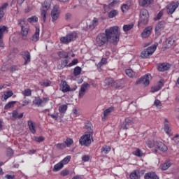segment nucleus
Masks as SVG:
<instances>
[{
	"mask_svg": "<svg viewBox=\"0 0 179 179\" xmlns=\"http://www.w3.org/2000/svg\"><path fill=\"white\" fill-rule=\"evenodd\" d=\"M120 34L118 26L110 27L105 30V34H99L96 36V43L99 47L104 45L106 43L117 45L120 41Z\"/></svg>",
	"mask_w": 179,
	"mask_h": 179,
	"instance_id": "1",
	"label": "nucleus"
},
{
	"mask_svg": "<svg viewBox=\"0 0 179 179\" xmlns=\"http://www.w3.org/2000/svg\"><path fill=\"white\" fill-rule=\"evenodd\" d=\"M147 145L150 148V149H152L154 153H157L159 150H160V152H167V146L164 145V143H163L162 142L148 141L147 143Z\"/></svg>",
	"mask_w": 179,
	"mask_h": 179,
	"instance_id": "2",
	"label": "nucleus"
},
{
	"mask_svg": "<svg viewBox=\"0 0 179 179\" xmlns=\"http://www.w3.org/2000/svg\"><path fill=\"white\" fill-rule=\"evenodd\" d=\"M140 20L138 21V27L145 26L149 22V11L143 8L140 11Z\"/></svg>",
	"mask_w": 179,
	"mask_h": 179,
	"instance_id": "3",
	"label": "nucleus"
},
{
	"mask_svg": "<svg viewBox=\"0 0 179 179\" xmlns=\"http://www.w3.org/2000/svg\"><path fill=\"white\" fill-rule=\"evenodd\" d=\"M92 140L93 141V134H92V132L85 133L79 140L80 145H81V146H90Z\"/></svg>",
	"mask_w": 179,
	"mask_h": 179,
	"instance_id": "4",
	"label": "nucleus"
},
{
	"mask_svg": "<svg viewBox=\"0 0 179 179\" xmlns=\"http://www.w3.org/2000/svg\"><path fill=\"white\" fill-rule=\"evenodd\" d=\"M78 38V33L76 31H73L68 34L66 36H62L60 38V43L62 44H69L72 41H75Z\"/></svg>",
	"mask_w": 179,
	"mask_h": 179,
	"instance_id": "5",
	"label": "nucleus"
},
{
	"mask_svg": "<svg viewBox=\"0 0 179 179\" xmlns=\"http://www.w3.org/2000/svg\"><path fill=\"white\" fill-rule=\"evenodd\" d=\"M18 26L21 27L22 36H23V37H26V36L29 34V30L30 29L29 24H27V22H26V20L24 19L18 20Z\"/></svg>",
	"mask_w": 179,
	"mask_h": 179,
	"instance_id": "6",
	"label": "nucleus"
},
{
	"mask_svg": "<svg viewBox=\"0 0 179 179\" xmlns=\"http://www.w3.org/2000/svg\"><path fill=\"white\" fill-rule=\"evenodd\" d=\"M150 79H152V76L148 73L143 77H141L137 80L136 81V85H144V86H149L150 84Z\"/></svg>",
	"mask_w": 179,
	"mask_h": 179,
	"instance_id": "7",
	"label": "nucleus"
},
{
	"mask_svg": "<svg viewBox=\"0 0 179 179\" xmlns=\"http://www.w3.org/2000/svg\"><path fill=\"white\" fill-rule=\"evenodd\" d=\"M156 48H157V45H156L148 47L141 52L142 58H149V57H150V55H152L153 52L156 51Z\"/></svg>",
	"mask_w": 179,
	"mask_h": 179,
	"instance_id": "8",
	"label": "nucleus"
},
{
	"mask_svg": "<svg viewBox=\"0 0 179 179\" xmlns=\"http://www.w3.org/2000/svg\"><path fill=\"white\" fill-rule=\"evenodd\" d=\"M178 1H172L166 6V13L168 15H173L176 12V9L178 8Z\"/></svg>",
	"mask_w": 179,
	"mask_h": 179,
	"instance_id": "9",
	"label": "nucleus"
},
{
	"mask_svg": "<svg viewBox=\"0 0 179 179\" xmlns=\"http://www.w3.org/2000/svg\"><path fill=\"white\" fill-rule=\"evenodd\" d=\"M105 86L110 88H116L118 89L120 86H118L117 81H115L112 78H108L104 80Z\"/></svg>",
	"mask_w": 179,
	"mask_h": 179,
	"instance_id": "10",
	"label": "nucleus"
},
{
	"mask_svg": "<svg viewBox=\"0 0 179 179\" xmlns=\"http://www.w3.org/2000/svg\"><path fill=\"white\" fill-rule=\"evenodd\" d=\"M48 98H36L33 101V104L34 106H36V107H44L45 104L47 103V101H48Z\"/></svg>",
	"mask_w": 179,
	"mask_h": 179,
	"instance_id": "11",
	"label": "nucleus"
},
{
	"mask_svg": "<svg viewBox=\"0 0 179 179\" xmlns=\"http://www.w3.org/2000/svg\"><path fill=\"white\" fill-rule=\"evenodd\" d=\"M90 89V84L87 83H84L79 90L78 97L79 99H82L85 94H86V92H87V90Z\"/></svg>",
	"mask_w": 179,
	"mask_h": 179,
	"instance_id": "12",
	"label": "nucleus"
},
{
	"mask_svg": "<svg viewBox=\"0 0 179 179\" xmlns=\"http://www.w3.org/2000/svg\"><path fill=\"white\" fill-rule=\"evenodd\" d=\"M90 89V84L87 83H84L79 90L78 97L79 99H82L85 94H86V92H87V90Z\"/></svg>",
	"mask_w": 179,
	"mask_h": 179,
	"instance_id": "13",
	"label": "nucleus"
},
{
	"mask_svg": "<svg viewBox=\"0 0 179 179\" xmlns=\"http://www.w3.org/2000/svg\"><path fill=\"white\" fill-rule=\"evenodd\" d=\"M51 17L52 22H55V20H58L59 17V7L58 6H55L53 9L51 11Z\"/></svg>",
	"mask_w": 179,
	"mask_h": 179,
	"instance_id": "14",
	"label": "nucleus"
},
{
	"mask_svg": "<svg viewBox=\"0 0 179 179\" xmlns=\"http://www.w3.org/2000/svg\"><path fill=\"white\" fill-rule=\"evenodd\" d=\"M166 28V22L160 21L155 25L156 34H161L162 31Z\"/></svg>",
	"mask_w": 179,
	"mask_h": 179,
	"instance_id": "15",
	"label": "nucleus"
},
{
	"mask_svg": "<svg viewBox=\"0 0 179 179\" xmlns=\"http://www.w3.org/2000/svg\"><path fill=\"white\" fill-rule=\"evenodd\" d=\"M20 55L22 56V58L24 59V64L27 65L31 60V56L30 55V52L24 50L21 52Z\"/></svg>",
	"mask_w": 179,
	"mask_h": 179,
	"instance_id": "16",
	"label": "nucleus"
},
{
	"mask_svg": "<svg viewBox=\"0 0 179 179\" xmlns=\"http://www.w3.org/2000/svg\"><path fill=\"white\" fill-rule=\"evenodd\" d=\"M48 9H50V6L45 5V2L41 8V16L43 20V23H45V19L47 17V10H48Z\"/></svg>",
	"mask_w": 179,
	"mask_h": 179,
	"instance_id": "17",
	"label": "nucleus"
},
{
	"mask_svg": "<svg viewBox=\"0 0 179 179\" xmlns=\"http://www.w3.org/2000/svg\"><path fill=\"white\" fill-rule=\"evenodd\" d=\"M8 31V27L5 26L0 27V47H3V34Z\"/></svg>",
	"mask_w": 179,
	"mask_h": 179,
	"instance_id": "18",
	"label": "nucleus"
},
{
	"mask_svg": "<svg viewBox=\"0 0 179 179\" xmlns=\"http://www.w3.org/2000/svg\"><path fill=\"white\" fill-rule=\"evenodd\" d=\"M125 73L127 75V76H128L129 78H130L131 79H136V78H138V73L134 71V70L131 69H127L125 70Z\"/></svg>",
	"mask_w": 179,
	"mask_h": 179,
	"instance_id": "19",
	"label": "nucleus"
},
{
	"mask_svg": "<svg viewBox=\"0 0 179 179\" xmlns=\"http://www.w3.org/2000/svg\"><path fill=\"white\" fill-rule=\"evenodd\" d=\"M152 30H153V28L152 27H148L145 28L143 31L141 33V37L143 38H148L150 34H152Z\"/></svg>",
	"mask_w": 179,
	"mask_h": 179,
	"instance_id": "20",
	"label": "nucleus"
},
{
	"mask_svg": "<svg viewBox=\"0 0 179 179\" xmlns=\"http://www.w3.org/2000/svg\"><path fill=\"white\" fill-rule=\"evenodd\" d=\"M171 67L170 64L169 63H162L158 65L157 69L159 72H164L165 71H169V69Z\"/></svg>",
	"mask_w": 179,
	"mask_h": 179,
	"instance_id": "21",
	"label": "nucleus"
},
{
	"mask_svg": "<svg viewBox=\"0 0 179 179\" xmlns=\"http://www.w3.org/2000/svg\"><path fill=\"white\" fill-rule=\"evenodd\" d=\"M27 125L30 132L33 134H36V122L32 120H28Z\"/></svg>",
	"mask_w": 179,
	"mask_h": 179,
	"instance_id": "22",
	"label": "nucleus"
},
{
	"mask_svg": "<svg viewBox=\"0 0 179 179\" xmlns=\"http://www.w3.org/2000/svg\"><path fill=\"white\" fill-rule=\"evenodd\" d=\"M144 179H159V176L156 174V172H148L144 176Z\"/></svg>",
	"mask_w": 179,
	"mask_h": 179,
	"instance_id": "23",
	"label": "nucleus"
},
{
	"mask_svg": "<svg viewBox=\"0 0 179 179\" xmlns=\"http://www.w3.org/2000/svg\"><path fill=\"white\" fill-rule=\"evenodd\" d=\"M114 111V107L111 106L107 108L106 110H104L103 112V117H102V121H106V119L110 114H111Z\"/></svg>",
	"mask_w": 179,
	"mask_h": 179,
	"instance_id": "24",
	"label": "nucleus"
},
{
	"mask_svg": "<svg viewBox=\"0 0 179 179\" xmlns=\"http://www.w3.org/2000/svg\"><path fill=\"white\" fill-rule=\"evenodd\" d=\"M31 41L34 43H37L40 40V29L36 28V31L31 38Z\"/></svg>",
	"mask_w": 179,
	"mask_h": 179,
	"instance_id": "25",
	"label": "nucleus"
},
{
	"mask_svg": "<svg viewBox=\"0 0 179 179\" xmlns=\"http://www.w3.org/2000/svg\"><path fill=\"white\" fill-rule=\"evenodd\" d=\"M155 0H139L138 3L140 6H150Z\"/></svg>",
	"mask_w": 179,
	"mask_h": 179,
	"instance_id": "26",
	"label": "nucleus"
},
{
	"mask_svg": "<svg viewBox=\"0 0 179 179\" xmlns=\"http://www.w3.org/2000/svg\"><path fill=\"white\" fill-rule=\"evenodd\" d=\"M12 120L15 121V120H20V118H23V113H20L19 115V112H17V110H14L12 112Z\"/></svg>",
	"mask_w": 179,
	"mask_h": 179,
	"instance_id": "27",
	"label": "nucleus"
},
{
	"mask_svg": "<svg viewBox=\"0 0 179 179\" xmlns=\"http://www.w3.org/2000/svg\"><path fill=\"white\" fill-rule=\"evenodd\" d=\"M131 5H132L131 1H127L126 3L123 4L121 6L122 12H123V13L127 12V10H129V8H131Z\"/></svg>",
	"mask_w": 179,
	"mask_h": 179,
	"instance_id": "28",
	"label": "nucleus"
},
{
	"mask_svg": "<svg viewBox=\"0 0 179 179\" xmlns=\"http://www.w3.org/2000/svg\"><path fill=\"white\" fill-rule=\"evenodd\" d=\"M139 170L133 171L129 175L130 179H141V176H139Z\"/></svg>",
	"mask_w": 179,
	"mask_h": 179,
	"instance_id": "29",
	"label": "nucleus"
},
{
	"mask_svg": "<svg viewBox=\"0 0 179 179\" xmlns=\"http://www.w3.org/2000/svg\"><path fill=\"white\" fill-rule=\"evenodd\" d=\"M164 85L163 84V81L160 80L158 83V85L157 86L152 87L151 89V92L152 93H155V92H159V90H160V89H162V87L164 86Z\"/></svg>",
	"mask_w": 179,
	"mask_h": 179,
	"instance_id": "30",
	"label": "nucleus"
},
{
	"mask_svg": "<svg viewBox=\"0 0 179 179\" xmlns=\"http://www.w3.org/2000/svg\"><path fill=\"white\" fill-rule=\"evenodd\" d=\"M132 124V121L129 120V118L125 119L124 122L122 124V128L123 129H128L129 128V126H131Z\"/></svg>",
	"mask_w": 179,
	"mask_h": 179,
	"instance_id": "31",
	"label": "nucleus"
},
{
	"mask_svg": "<svg viewBox=\"0 0 179 179\" xmlns=\"http://www.w3.org/2000/svg\"><path fill=\"white\" fill-rule=\"evenodd\" d=\"M61 89L64 93H66V92H69L70 87L66 84V81L62 82L60 85Z\"/></svg>",
	"mask_w": 179,
	"mask_h": 179,
	"instance_id": "32",
	"label": "nucleus"
},
{
	"mask_svg": "<svg viewBox=\"0 0 179 179\" xmlns=\"http://www.w3.org/2000/svg\"><path fill=\"white\" fill-rule=\"evenodd\" d=\"M8 5L9 4L8 3H4L0 7V19H2V17H3V15H5V13L3 11L5 10V9H6V8H8Z\"/></svg>",
	"mask_w": 179,
	"mask_h": 179,
	"instance_id": "33",
	"label": "nucleus"
},
{
	"mask_svg": "<svg viewBox=\"0 0 179 179\" xmlns=\"http://www.w3.org/2000/svg\"><path fill=\"white\" fill-rule=\"evenodd\" d=\"M171 164H171L170 161H166L161 165V169L164 171L168 170L169 169H170V167H171Z\"/></svg>",
	"mask_w": 179,
	"mask_h": 179,
	"instance_id": "34",
	"label": "nucleus"
},
{
	"mask_svg": "<svg viewBox=\"0 0 179 179\" xmlns=\"http://www.w3.org/2000/svg\"><path fill=\"white\" fill-rule=\"evenodd\" d=\"M167 122H169V120H167V119H165L164 131L166 132V134L169 135V134H170V132L171 131V129H170V125H169V124Z\"/></svg>",
	"mask_w": 179,
	"mask_h": 179,
	"instance_id": "35",
	"label": "nucleus"
},
{
	"mask_svg": "<svg viewBox=\"0 0 179 179\" xmlns=\"http://www.w3.org/2000/svg\"><path fill=\"white\" fill-rule=\"evenodd\" d=\"M13 96V92L7 91V92H4L3 98V100H8V99H9V97H12Z\"/></svg>",
	"mask_w": 179,
	"mask_h": 179,
	"instance_id": "36",
	"label": "nucleus"
},
{
	"mask_svg": "<svg viewBox=\"0 0 179 179\" xmlns=\"http://www.w3.org/2000/svg\"><path fill=\"white\" fill-rule=\"evenodd\" d=\"M111 150V147L108 145H104L101 148V153H104L105 155H108V153H110Z\"/></svg>",
	"mask_w": 179,
	"mask_h": 179,
	"instance_id": "37",
	"label": "nucleus"
},
{
	"mask_svg": "<svg viewBox=\"0 0 179 179\" xmlns=\"http://www.w3.org/2000/svg\"><path fill=\"white\" fill-rule=\"evenodd\" d=\"M67 110H68V106L66 104L61 105L59 107V113H61V114H65Z\"/></svg>",
	"mask_w": 179,
	"mask_h": 179,
	"instance_id": "38",
	"label": "nucleus"
},
{
	"mask_svg": "<svg viewBox=\"0 0 179 179\" xmlns=\"http://www.w3.org/2000/svg\"><path fill=\"white\" fill-rule=\"evenodd\" d=\"M15 104H16V101H12L10 102H8L4 106V110H9V108H12V107H15Z\"/></svg>",
	"mask_w": 179,
	"mask_h": 179,
	"instance_id": "39",
	"label": "nucleus"
},
{
	"mask_svg": "<svg viewBox=\"0 0 179 179\" xmlns=\"http://www.w3.org/2000/svg\"><path fill=\"white\" fill-rule=\"evenodd\" d=\"M99 25V18L94 17L90 26V29H95L96 26Z\"/></svg>",
	"mask_w": 179,
	"mask_h": 179,
	"instance_id": "40",
	"label": "nucleus"
},
{
	"mask_svg": "<svg viewBox=\"0 0 179 179\" xmlns=\"http://www.w3.org/2000/svg\"><path fill=\"white\" fill-rule=\"evenodd\" d=\"M107 62L106 58H102L98 64H96V66L97 68H100L101 66H103V65H107Z\"/></svg>",
	"mask_w": 179,
	"mask_h": 179,
	"instance_id": "41",
	"label": "nucleus"
},
{
	"mask_svg": "<svg viewBox=\"0 0 179 179\" xmlns=\"http://www.w3.org/2000/svg\"><path fill=\"white\" fill-rule=\"evenodd\" d=\"M22 94L24 96V97H30L31 96V89H25L22 92Z\"/></svg>",
	"mask_w": 179,
	"mask_h": 179,
	"instance_id": "42",
	"label": "nucleus"
},
{
	"mask_svg": "<svg viewBox=\"0 0 179 179\" xmlns=\"http://www.w3.org/2000/svg\"><path fill=\"white\" fill-rule=\"evenodd\" d=\"M132 29H134V24H129L123 26V31L125 32L129 31V30H132Z\"/></svg>",
	"mask_w": 179,
	"mask_h": 179,
	"instance_id": "43",
	"label": "nucleus"
},
{
	"mask_svg": "<svg viewBox=\"0 0 179 179\" xmlns=\"http://www.w3.org/2000/svg\"><path fill=\"white\" fill-rule=\"evenodd\" d=\"M118 15V11L117 10H113L108 13V17L110 19H113V17H115Z\"/></svg>",
	"mask_w": 179,
	"mask_h": 179,
	"instance_id": "44",
	"label": "nucleus"
},
{
	"mask_svg": "<svg viewBox=\"0 0 179 179\" xmlns=\"http://www.w3.org/2000/svg\"><path fill=\"white\" fill-rule=\"evenodd\" d=\"M38 21V17L36 15H33L27 19V22L29 23H36V22Z\"/></svg>",
	"mask_w": 179,
	"mask_h": 179,
	"instance_id": "45",
	"label": "nucleus"
},
{
	"mask_svg": "<svg viewBox=\"0 0 179 179\" xmlns=\"http://www.w3.org/2000/svg\"><path fill=\"white\" fill-rule=\"evenodd\" d=\"M64 143L67 146V148H69L73 143V139L71 138H67L66 141H64Z\"/></svg>",
	"mask_w": 179,
	"mask_h": 179,
	"instance_id": "46",
	"label": "nucleus"
},
{
	"mask_svg": "<svg viewBox=\"0 0 179 179\" xmlns=\"http://www.w3.org/2000/svg\"><path fill=\"white\" fill-rule=\"evenodd\" d=\"M81 72H82V68L79 66H76L73 71L74 76H79Z\"/></svg>",
	"mask_w": 179,
	"mask_h": 179,
	"instance_id": "47",
	"label": "nucleus"
},
{
	"mask_svg": "<svg viewBox=\"0 0 179 179\" xmlns=\"http://www.w3.org/2000/svg\"><path fill=\"white\" fill-rule=\"evenodd\" d=\"M62 167H64V164H62L60 162L58 164H57L56 165H55L54 170H55V171H59V170H61V169H62Z\"/></svg>",
	"mask_w": 179,
	"mask_h": 179,
	"instance_id": "48",
	"label": "nucleus"
},
{
	"mask_svg": "<svg viewBox=\"0 0 179 179\" xmlns=\"http://www.w3.org/2000/svg\"><path fill=\"white\" fill-rule=\"evenodd\" d=\"M57 55L60 57V58H68L69 55L68 52H57Z\"/></svg>",
	"mask_w": 179,
	"mask_h": 179,
	"instance_id": "49",
	"label": "nucleus"
},
{
	"mask_svg": "<svg viewBox=\"0 0 179 179\" xmlns=\"http://www.w3.org/2000/svg\"><path fill=\"white\" fill-rule=\"evenodd\" d=\"M41 86H45V87L51 85V81L49 80H45L40 83Z\"/></svg>",
	"mask_w": 179,
	"mask_h": 179,
	"instance_id": "50",
	"label": "nucleus"
},
{
	"mask_svg": "<svg viewBox=\"0 0 179 179\" xmlns=\"http://www.w3.org/2000/svg\"><path fill=\"white\" fill-rule=\"evenodd\" d=\"M176 42V39H174V36H171L166 40V43H168L169 45H173Z\"/></svg>",
	"mask_w": 179,
	"mask_h": 179,
	"instance_id": "51",
	"label": "nucleus"
},
{
	"mask_svg": "<svg viewBox=\"0 0 179 179\" xmlns=\"http://www.w3.org/2000/svg\"><path fill=\"white\" fill-rule=\"evenodd\" d=\"M134 155L135 156H137L138 157H142V156H143V152H142V150L138 148L137 150H135Z\"/></svg>",
	"mask_w": 179,
	"mask_h": 179,
	"instance_id": "52",
	"label": "nucleus"
},
{
	"mask_svg": "<svg viewBox=\"0 0 179 179\" xmlns=\"http://www.w3.org/2000/svg\"><path fill=\"white\" fill-rule=\"evenodd\" d=\"M71 162V156L66 157L63 160H62L60 162L62 163L63 166L64 164H68Z\"/></svg>",
	"mask_w": 179,
	"mask_h": 179,
	"instance_id": "53",
	"label": "nucleus"
},
{
	"mask_svg": "<svg viewBox=\"0 0 179 179\" xmlns=\"http://www.w3.org/2000/svg\"><path fill=\"white\" fill-rule=\"evenodd\" d=\"M56 148L60 150H64V149L66 148V145H65V143H58L56 145Z\"/></svg>",
	"mask_w": 179,
	"mask_h": 179,
	"instance_id": "54",
	"label": "nucleus"
},
{
	"mask_svg": "<svg viewBox=\"0 0 179 179\" xmlns=\"http://www.w3.org/2000/svg\"><path fill=\"white\" fill-rule=\"evenodd\" d=\"M69 63V61L68 59H65L62 62L61 67L59 69H62L65 68V66H68V64Z\"/></svg>",
	"mask_w": 179,
	"mask_h": 179,
	"instance_id": "55",
	"label": "nucleus"
},
{
	"mask_svg": "<svg viewBox=\"0 0 179 179\" xmlns=\"http://www.w3.org/2000/svg\"><path fill=\"white\" fill-rule=\"evenodd\" d=\"M34 141H36V142H38L40 143V142H43L45 138L43 136H34Z\"/></svg>",
	"mask_w": 179,
	"mask_h": 179,
	"instance_id": "56",
	"label": "nucleus"
},
{
	"mask_svg": "<svg viewBox=\"0 0 179 179\" xmlns=\"http://www.w3.org/2000/svg\"><path fill=\"white\" fill-rule=\"evenodd\" d=\"M7 156H8V157H12V156H13V150H12V148H8L7 150Z\"/></svg>",
	"mask_w": 179,
	"mask_h": 179,
	"instance_id": "57",
	"label": "nucleus"
},
{
	"mask_svg": "<svg viewBox=\"0 0 179 179\" xmlns=\"http://www.w3.org/2000/svg\"><path fill=\"white\" fill-rule=\"evenodd\" d=\"M79 62V61L78 60V59H74L69 65L68 66H73V65H76V64H78Z\"/></svg>",
	"mask_w": 179,
	"mask_h": 179,
	"instance_id": "58",
	"label": "nucleus"
},
{
	"mask_svg": "<svg viewBox=\"0 0 179 179\" xmlns=\"http://www.w3.org/2000/svg\"><path fill=\"white\" fill-rule=\"evenodd\" d=\"M69 174V170H66V169H64L63 170L62 172H61V175L63 176V177H66V176H68Z\"/></svg>",
	"mask_w": 179,
	"mask_h": 179,
	"instance_id": "59",
	"label": "nucleus"
},
{
	"mask_svg": "<svg viewBox=\"0 0 179 179\" xmlns=\"http://www.w3.org/2000/svg\"><path fill=\"white\" fill-rule=\"evenodd\" d=\"M155 106H156V107H160L162 106V102L160 101V100L159 99H156L154 102Z\"/></svg>",
	"mask_w": 179,
	"mask_h": 179,
	"instance_id": "60",
	"label": "nucleus"
},
{
	"mask_svg": "<svg viewBox=\"0 0 179 179\" xmlns=\"http://www.w3.org/2000/svg\"><path fill=\"white\" fill-rule=\"evenodd\" d=\"M82 160L83 162H89V160H90V157L89 155H84L82 157Z\"/></svg>",
	"mask_w": 179,
	"mask_h": 179,
	"instance_id": "61",
	"label": "nucleus"
},
{
	"mask_svg": "<svg viewBox=\"0 0 179 179\" xmlns=\"http://www.w3.org/2000/svg\"><path fill=\"white\" fill-rule=\"evenodd\" d=\"M163 16V12H159L155 17V20H159Z\"/></svg>",
	"mask_w": 179,
	"mask_h": 179,
	"instance_id": "62",
	"label": "nucleus"
},
{
	"mask_svg": "<svg viewBox=\"0 0 179 179\" xmlns=\"http://www.w3.org/2000/svg\"><path fill=\"white\" fill-rule=\"evenodd\" d=\"M71 17H72V14H71L70 13H67L65 15L66 20H69Z\"/></svg>",
	"mask_w": 179,
	"mask_h": 179,
	"instance_id": "63",
	"label": "nucleus"
},
{
	"mask_svg": "<svg viewBox=\"0 0 179 179\" xmlns=\"http://www.w3.org/2000/svg\"><path fill=\"white\" fill-rule=\"evenodd\" d=\"M5 178L7 179H13L15 178V175H6Z\"/></svg>",
	"mask_w": 179,
	"mask_h": 179,
	"instance_id": "64",
	"label": "nucleus"
}]
</instances>
